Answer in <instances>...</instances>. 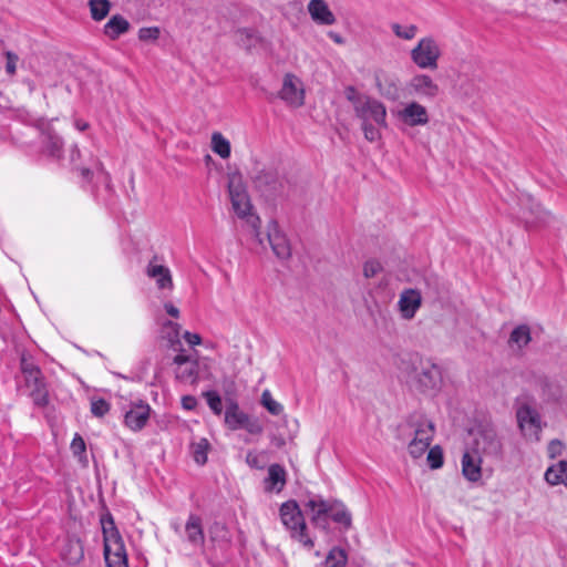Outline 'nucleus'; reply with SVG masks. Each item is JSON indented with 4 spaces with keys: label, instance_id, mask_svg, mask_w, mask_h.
I'll list each match as a JSON object with an SVG mask.
<instances>
[{
    "label": "nucleus",
    "instance_id": "obj_1",
    "mask_svg": "<svg viewBox=\"0 0 567 567\" xmlns=\"http://www.w3.org/2000/svg\"><path fill=\"white\" fill-rule=\"evenodd\" d=\"M355 116L361 121V128L369 142H377L381 138L379 127H386V107L377 99L368 96L358 101L354 110Z\"/></svg>",
    "mask_w": 567,
    "mask_h": 567
},
{
    "label": "nucleus",
    "instance_id": "obj_2",
    "mask_svg": "<svg viewBox=\"0 0 567 567\" xmlns=\"http://www.w3.org/2000/svg\"><path fill=\"white\" fill-rule=\"evenodd\" d=\"M228 192L235 214L250 224L256 239L259 244H262L264 240L259 231L260 219L251 214L252 206L240 176L234 175L229 178Z\"/></svg>",
    "mask_w": 567,
    "mask_h": 567
},
{
    "label": "nucleus",
    "instance_id": "obj_3",
    "mask_svg": "<svg viewBox=\"0 0 567 567\" xmlns=\"http://www.w3.org/2000/svg\"><path fill=\"white\" fill-rule=\"evenodd\" d=\"M104 538V558L107 567H128L123 539L111 516L101 519Z\"/></svg>",
    "mask_w": 567,
    "mask_h": 567
},
{
    "label": "nucleus",
    "instance_id": "obj_4",
    "mask_svg": "<svg viewBox=\"0 0 567 567\" xmlns=\"http://www.w3.org/2000/svg\"><path fill=\"white\" fill-rule=\"evenodd\" d=\"M406 382L423 393H434L443 383L441 368L431 362H420L406 371Z\"/></svg>",
    "mask_w": 567,
    "mask_h": 567
},
{
    "label": "nucleus",
    "instance_id": "obj_5",
    "mask_svg": "<svg viewBox=\"0 0 567 567\" xmlns=\"http://www.w3.org/2000/svg\"><path fill=\"white\" fill-rule=\"evenodd\" d=\"M411 441L408 444V452L413 458H420L429 450L435 433V426L425 416H417L410 422Z\"/></svg>",
    "mask_w": 567,
    "mask_h": 567
},
{
    "label": "nucleus",
    "instance_id": "obj_6",
    "mask_svg": "<svg viewBox=\"0 0 567 567\" xmlns=\"http://www.w3.org/2000/svg\"><path fill=\"white\" fill-rule=\"evenodd\" d=\"M442 48L433 35L421 38L410 52L411 61L421 70H436Z\"/></svg>",
    "mask_w": 567,
    "mask_h": 567
},
{
    "label": "nucleus",
    "instance_id": "obj_7",
    "mask_svg": "<svg viewBox=\"0 0 567 567\" xmlns=\"http://www.w3.org/2000/svg\"><path fill=\"white\" fill-rule=\"evenodd\" d=\"M280 518L291 536L306 547H313L312 539L306 534V522L299 505L295 501H288L280 507Z\"/></svg>",
    "mask_w": 567,
    "mask_h": 567
},
{
    "label": "nucleus",
    "instance_id": "obj_8",
    "mask_svg": "<svg viewBox=\"0 0 567 567\" xmlns=\"http://www.w3.org/2000/svg\"><path fill=\"white\" fill-rule=\"evenodd\" d=\"M21 372L24 377L25 385L31 389V396L34 404L44 406L48 404V391L45 390L42 373L33 360L25 353L20 359Z\"/></svg>",
    "mask_w": 567,
    "mask_h": 567
},
{
    "label": "nucleus",
    "instance_id": "obj_9",
    "mask_svg": "<svg viewBox=\"0 0 567 567\" xmlns=\"http://www.w3.org/2000/svg\"><path fill=\"white\" fill-rule=\"evenodd\" d=\"M518 429L528 442L538 443L542 440V432L545 423L539 412L529 404H522L516 411Z\"/></svg>",
    "mask_w": 567,
    "mask_h": 567
},
{
    "label": "nucleus",
    "instance_id": "obj_10",
    "mask_svg": "<svg viewBox=\"0 0 567 567\" xmlns=\"http://www.w3.org/2000/svg\"><path fill=\"white\" fill-rule=\"evenodd\" d=\"M472 451L483 457L499 458L503 453V444L493 426H480L474 432Z\"/></svg>",
    "mask_w": 567,
    "mask_h": 567
},
{
    "label": "nucleus",
    "instance_id": "obj_11",
    "mask_svg": "<svg viewBox=\"0 0 567 567\" xmlns=\"http://www.w3.org/2000/svg\"><path fill=\"white\" fill-rule=\"evenodd\" d=\"M406 95L424 100L433 101L440 94L439 84L426 73L414 74L405 84Z\"/></svg>",
    "mask_w": 567,
    "mask_h": 567
},
{
    "label": "nucleus",
    "instance_id": "obj_12",
    "mask_svg": "<svg viewBox=\"0 0 567 567\" xmlns=\"http://www.w3.org/2000/svg\"><path fill=\"white\" fill-rule=\"evenodd\" d=\"M279 97L291 107H300L305 104V87L302 81L292 73L285 74Z\"/></svg>",
    "mask_w": 567,
    "mask_h": 567
},
{
    "label": "nucleus",
    "instance_id": "obj_13",
    "mask_svg": "<svg viewBox=\"0 0 567 567\" xmlns=\"http://www.w3.org/2000/svg\"><path fill=\"white\" fill-rule=\"evenodd\" d=\"M175 377L178 381L194 384L198 379V360L195 355L186 353L183 349L173 358Z\"/></svg>",
    "mask_w": 567,
    "mask_h": 567
},
{
    "label": "nucleus",
    "instance_id": "obj_14",
    "mask_svg": "<svg viewBox=\"0 0 567 567\" xmlns=\"http://www.w3.org/2000/svg\"><path fill=\"white\" fill-rule=\"evenodd\" d=\"M398 118L408 126H424L430 121L427 109L419 101H410L396 113Z\"/></svg>",
    "mask_w": 567,
    "mask_h": 567
},
{
    "label": "nucleus",
    "instance_id": "obj_15",
    "mask_svg": "<svg viewBox=\"0 0 567 567\" xmlns=\"http://www.w3.org/2000/svg\"><path fill=\"white\" fill-rule=\"evenodd\" d=\"M267 239L274 254L279 259H288L291 256L290 243L275 220L269 221L267 225Z\"/></svg>",
    "mask_w": 567,
    "mask_h": 567
},
{
    "label": "nucleus",
    "instance_id": "obj_16",
    "mask_svg": "<svg viewBox=\"0 0 567 567\" xmlns=\"http://www.w3.org/2000/svg\"><path fill=\"white\" fill-rule=\"evenodd\" d=\"M375 85L379 93L389 101L395 102L401 96L400 79L393 73L384 71L377 72Z\"/></svg>",
    "mask_w": 567,
    "mask_h": 567
},
{
    "label": "nucleus",
    "instance_id": "obj_17",
    "mask_svg": "<svg viewBox=\"0 0 567 567\" xmlns=\"http://www.w3.org/2000/svg\"><path fill=\"white\" fill-rule=\"evenodd\" d=\"M422 306L421 292L416 289H404L399 297L398 308L400 315L405 320H411L415 317L417 310Z\"/></svg>",
    "mask_w": 567,
    "mask_h": 567
},
{
    "label": "nucleus",
    "instance_id": "obj_18",
    "mask_svg": "<svg viewBox=\"0 0 567 567\" xmlns=\"http://www.w3.org/2000/svg\"><path fill=\"white\" fill-rule=\"evenodd\" d=\"M151 414V406L140 401L132 404L124 415V424L132 431L137 432L145 427Z\"/></svg>",
    "mask_w": 567,
    "mask_h": 567
},
{
    "label": "nucleus",
    "instance_id": "obj_19",
    "mask_svg": "<svg viewBox=\"0 0 567 567\" xmlns=\"http://www.w3.org/2000/svg\"><path fill=\"white\" fill-rule=\"evenodd\" d=\"M256 187L267 194H274L282 188V181L277 171L264 168L254 177Z\"/></svg>",
    "mask_w": 567,
    "mask_h": 567
},
{
    "label": "nucleus",
    "instance_id": "obj_20",
    "mask_svg": "<svg viewBox=\"0 0 567 567\" xmlns=\"http://www.w3.org/2000/svg\"><path fill=\"white\" fill-rule=\"evenodd\" d=\"M482 462L483 456L472 450L463 454L462 474L467 481L476 483L482 478Z\"/></svg>",
    "mask_w": 567,
    "mask_h": 567
},
{
    "label": "nucleus",
    "instance_id": "obj_21",
    "mask_svg": "<svg viewBox=\"0 0 567 567\" xmlns=\"http://www.w3.org/2000/svg\"><path fill=\"white\" fill-rule=\"evenodd\" d=\"M550 218L549 212L545 210L533 198H527V204L523 208V219L527 226L545 225Z\"/></svg>",
    "mask_w": 567,
    "mask_h": 567
},
{
    "label": "nucleus",
    "instance_id": "obj_22",
    "mask_svg": "<svg viewBox=\"0 0 567 567\" xmlns=\"http://www.w3.org/2000/svg\"><path fill=\"white\" fill-rule=\"evenodd\" d=\"M311 19L321 25H332L337 19L324 0H310L307 6Z\"/></svg>",
    "mask_w": 567,
    "mask_h": 567
},
{
    "label": "nucleus",
    "instance_id": "obj_23",
    "mask_svg": "<svg viewBox=\"0 0 567 567\" xmlns=\"http://www.w3.org/2000/svg\"><path fill=\"white\" fill-rule=\"evenodd\" d=\"M130 21L122 14H113L103 27V33L110 40H117L131 30Z\"/></svg>",
    "mask_w": 567,
    "mask_h": 567
},
{
    "label": "nucleus",
    "instance_id": "obj_24",
    "mask_svg": "<svg viewBox=\"0 0 567 567\" xmlns=\"http://www.w3.org/2000/svg\"><path fill=\"white\" fill-rule=\"evenodd\" d=\"M303 506L315 525H320L321 520H324L326 515L332 511V505L319 496L309 498Z\"/></svg>",
    "mask_w": 567,
    "mask_h": 567
},
{
    "label": "nucleus",
    "instance_id": "obj_25",
    "mask_svg": "<svg viewBox=\"0 0 567 567\" xmlns=\"http://www.w3.org/2000/svg\"><path fill=\"white\" fill-rule=\"evenodd\" d=\"M42 136L45 153L53 158H60L63 150L62 138L50 127L49 124L42 128Z\"/></svg>",
    "mask_w": 567,
    "mask_h": 567
},
{
    "label": "nucleus",
    "instance_id": "obj_26",
    "mask_svg": "<svg viewBox=\"0 0 567 567\" xmlns=\"http://www.w3.org/2000/svg\"><path fill=\"white\" fill-rule=\"evenodd\" d=\"M61 557L70 565L79 564L84 557V549L81 540L75 537L68 538L61 548Z\"/></svg>",
    "mask_w": 567,
    "mask_h": 567
},
{
    "label": "nucleus",
    "instance_id": "obj_27",
    "mask_svg": "<svg viewBox=\"0 0 567 567\" xmlns=\"http://www.w3.org/2000/svg\"><path fill=\"white\" fill-rule=\"evenodd\" d=\"M146 275L156 281V285L159 289L173 288V280L169 269L163 265L156 264L155 259L147 265Z\"/></svg>",
    "mask_w": 567,
    "mask_h": 567
},
{
    "label": "nucleus",
    "instance_id": "obj_28",
    "mask_svg": "<svg viewBox=\"0 0 567 567\" xmlns=\"http://www.w3.org/2000/svg\"><path fill=\"white\" fill-rule=\"evenodd\" d=\"M185 534L187 542L192 546L202 547L204 545L205 536L200 517L197 515H189L185 525Z\"/></svg>",
    "mask_w": 567,
    "mask_h": 567
},
{
    "label": "nucleus",
    "instance_id": "obj_29",
    "mask_svg": "<svg viewBox=\"0 0 567 567\" xmlns=\"http://www.w3.org/2000/svg\"><path fill=\"white\" fill-rule=\"evenodd\" d=\"M286 470L279 464L268 467V476L265 480V488L268 492H280L286 485Z\"/></svg>",
    "mask_w": 567,
    "mask_h": 567
},
{
    "label": "nucleus",
    "instance_id": "obj_30",
    "mask_svg": "<svg viewBox=\"0 0 567 567\" xmlns=\"http://www.w3.org/2000/svg\"><path fill=\"white\" fill-rule=\"evenodd\" d=\"M544 478L551 486L559 484L567 486V461H559L557 464L549 466Z\"/></svg>",
    "mask_w": 567,
    "mask_h": 567
},
{
    "label": "nucleus",
    "instance_id": "obj_31",
    "mask_svg": "<svg viewBox=\"0 0 567 567\" xmlns=\"http://www.w3.org/2000/svg\"><path fill=\"white\" fill-rule=\"evenodd\" d=\"M247 416L248 414L240 411L236 403L230 404L225 412V424L233 431L239 430Z\"/></svg>",
    "mask_w": 567,
    "mask_h": 567
},
{
    "label": "nucleus",
    "instance_id": "obj_32",
    "mask_svg": "<svg viewBox=\"0 0 567 567\" xmlns=\"http://www.w3.org/2000/svg\"><path fill=\"white\" fill-rule=\"evenodd\" d=\"M532 340L530 329L527 324H520L516 327L508 339L509 347H515L517 349H523L526 347Z\"/></svg>",
    "mask_w": 567,
    "mask_h": 567
},
{
    "label": "nucleus",
    "instance_id": "obj_33",
    "mask_svg": "<svg viewBox=\"0 0 567 567\" xmlns=\"http://www.w3.org/2000/svg\"><path fill=\"white\" fill-rule=\"evenodd\" d=\"M212 150L224 159L228 158L231 152L229 141L219 132L212 134Z\"/></svg>",
    "mask_w": 567,
    "mask_h": 567
},
{
    "label": "nucleus",
    "instance_id": "obj_34",
    "mask_svg": "<svg viewBox=\"0 0 567 567\" xmlns=\"http://www.w3.org/2000/svg\"><path fill=\"white\" fill-rule=\"evenodd\" d=\"M89 7L92 19L94 21H102L111 10V2L109 0H90Z\"/></svg>",
    "mask_w": 567,
    "mask_h": 567
},
{
    "label": "nucleus",
    "instance_id": "obj_35",
    "mask_svg": "<svg viewBox=\"0 0 567 567\" xmlns=\"http://www.w3.org/2000/svg\"><path fill=\"white\" fill-rule=\"evenodd\" d=\"M210 444L207 439H199L198 441L192 443V454L194 461L198 465H204L207 462V454L209 451Z\"/></svg>",
    "mask_w": 567,
    "mask_h": 567
},
{
    "label": "nucleus",
    "instance_id": "obj_36",
    "mask_svg": "<svg viewBox=\"0 0 567 567\" xmlns=\"http://www.w3.org/2000/svg\"><path fill=\"white\" fill-rule=\"evenodd\" d=\"M331 512V518L338 523L343 525L346 529H349L352 524V516L351 513L348 511V508L343 504H336L332 505Z\"/></svg>",
    "mask_w": 567,
    "mask_h": 567
},
{
    "label": "nucleus",
    "instance_id": "obj_37",
    "mask_svg": "<svg viewBox=\"0 0 567 567\" xmlns=\"http://www.w3.org/2000/svg\"><path fill=\"white\" fill-rule=\"evenodd\" d=\"M391 30L395 34L396 38L410 41L413 40L419 28L415 24H400V23H392Z\"/></svg>",
    "mask_w": 567,
    "mask_h": 567
},
{
    "label": "nucleus",
    "instance_id": "obj_38",
    "mask_svg": "<svg viewBox=\"0 0 567 567\" xmlns=\"http://www.w3.org/2000/svg\"><path fill=\"white\" fill-rule=\"evenodd\" d=\"M348 561V556L344 549L340 547H333L327 558L326 566L327 567H346Z\"/></svg>",
    "mask_w": 567,
    "mask_h": 567
},
{
    "label": "nucleus",
    "instance_id": "obj_39",
    "mask_svg": "<svg viewBox=\"0 0 567 567\" xmlns=\"http://www.w3.org/2000/svg\"><path fill=\"white\" fill-rule=\"evenodd\" d=\"M268 457L266 452L249 451L246 455V463L257 470H262L267 464Z\"/></svg>",
    "mask_w": 567,
    "mask_h": 567
},
{
    "label": "nucleus",
    "instance_id": "obj_40",
    "mask_svg": "<svg viewBox=\"0 0 567 567\" xmlns=\"http://www.w3.org/2000/svg\"><path fill=\"white\" fill-rule=\"evenodd\" d=\"M261 403L272 415H279L284 411V406L271 396L268 390L262 392Z\"/></svg>",
    "mask_w": 567,
    "mask_h": 567
},
{
    "label": "nucleus",
    "instance_id": "obj_41",
    "mask_svg": "<svg viewBox=\"0 0 567 567\" xmlns=\"http://www.w3.org/2000/svg\"><path fill=\"white\" fill-rule=\"evenodd\" d=\"M86 445L83 437L79 434H75L71 442V451L74 456L79 458L83 464L87 463V458L85 455Z\"/></svg>",
    "mask_w": 567,
    "mask_h": 567
},
{
    "label": "nucleus",
    "instance_id": "obj_42",
    "mask_svg": "<svg viewBox=\"0 0 567 567\" xmlns=\"http://www.w3.org/2000/svg\"><path fill=\"white\" fill-rule=\"evenodd\" d=\"M427 452V463L431 468L436 470L442 467L443 465V452L442 449L439 445H435L433 447H429Z\"/></svg>",
    "mask_w": 567,
    "mask_h": 567
},
{
    "label": "nucleus",
    "instance_id": "obj_43",
    "mask_svg": "<svg viewBox=\"0 0 567 567\" xmlns=\"http://www.w3.org/2000/svg\"><path fill=\"white\" fill-rule=\"evenodd\" d=\"M204 396L206 398L207 404L210 408V410L216 415H219L223 411V403L219 394L215 391H207L204 392Z\"/></svg>",
    "mask_w": 567,
    "mask_h": 567
},
{
    "label": "nucleus",
    "instance_id": "obj_44",
    "mask_svg": "<svg viewBox=\"0 0 567 567\" xmlns=\"http://www.w3.org/2000/svg\"><path fill=\"white\" fill-rule=\"evenodd\" d=\"M110 411V404L104 399H95L91 402V412L96 417H102Z\"/></svg>",
    "mask_w": 567,
    "mask_h": 567
},
{
    "label": "nucleus",
    "instance_id": "obj_45",
    "mask_svg": "<svg viewBox=\"0 0 567 567\" xmlns=\"http://www.w3.org/2000/svg\"><path fill=\"white\" fill-rule=\"evenodd\" d=\"M161 30L158 27H144L138 30V39L141 41H156L159 38Z\"/></svg>",
    "mask_w": 567,
    "mask_h": 567
},
{
    "label": "nucleus",
    "instance_id": "obj_46",
    "mask_svg": "<svg viewBox=\"0 0 567 567\" xmlns=\"http://www.w3.org/2000/svg\"><path fill=\"white\" fill-rule=\"evenodd\" d=\"M382 271V265L375 259L367 260L363 265V275L365 278H373Z\"/></svg>",
    "mask_w": 567,
    "mask_h": 567
},
{
    "label": "nucleus",
    "instance_id": "obj_47",
    "mask_svg": "<svg viewBox=\"0 0 567 567\" xmlns=\"http://www.w3.org/2000/svg\"><path fill=\"white\" fill-rule=\"evenodd\" d=\"M241 429H245L250 434L262 433V425L257 419H251L249 415L246 417Z\"/></svg>",
    "mask_w": 567,
    "mask_h": 567
},
{
    "label": "nucleus",
    "instance_id": "obj_48",
    "mask_svg": "<svg viewBox=\"0 0 567 567\" xmlns=\"http://www.w3.org/2000/svg\"><path fill=\"white\" fill-rule=\"evenodd\" d=\"M564 450V445L559 440H551L547 446V454L550 458L560 456Z\"/></svg>",
    "mask_w": 567,
    "mask_h": 567
},
{
    "label": "nucleus",
    "instance_id": "obj_49",
    "mask_svg": "<svg viewBox=\"0 0 567 567\" xmlns=\"http://www.w3.org/2000/svg\"><path fill=\"white\" fill-rule=\"evenodd\" d=\"M7 58V64H6V71L8 74L13 75L17 70V62H18V55L13 52L8 51L6 53Z\"/></svg>",
    "mask_w": 567,
    "mask_h": 567
},
{
    "label": "nucleus",
    "instance_id": "obj_50",
    "mask_svg": "<svg viewBox=\"0 0 567 567\" xmlns=\"http://www.w3.org/2000/svg\"><path fill=\"white\" fill-rule=\"evenodd\" d=\"M346 96L352 103L353 110L357 109L358 101L368 97V95H360L353 86H349L346 89Z\"/></svg>",
    "mask_w": 567,
    "mask_h": 567
},
{
    "label": "nucleus",
    "instance_id": "obj_51",
    "mask_svg": "<svg viewBox=\"0 0 567 567\" xmlns=\"http://www.w3.org/2000/svg\"><path fill=\"white\" fill-rule=\"evenodd\" d=\"M183 338L189 346H199L202 343V337L198 333L185 331Z\"/></svg>",
    "mask_w": 567,
    "mask_h": 567
},
{
    "label": "nucleus",
    "instance_id": "obj_52",
    "mask_svg": "<svg viewBox=\"0 0 567 567\" xmlns=\"http://www.w3.org/2000/svg\"><path fill=\"white\" fill-rule=\"evenodd\" d=\"M182 405L185 410H194L197 405V400L195 396L185 395L182 398Z\"/></svg>",
    "mask_w": 567,
    "mask_h": 567
},
{
    "label": "nucleus",
    "instance_id": "obj_53",
    "mask_svg": "<svg viewBox=\"0 0 567 567\" xmlns=\"http://www.w3.org/2000/svg\"><path fill=\"white\" fill-rule=\"evenodd\" d=\"M164 309L166 310V312L173 317V318H178L179 317V310L177 307H175L173 303L171 302H166L164 305Z\"/></svg>",
    "mask_w": 567,
    "mask_h": 567
},
{
    "label": "nucleus",
    "instance_id": "obj_54",
    "mask_svg": "<svg viewBox=\"0 0 567 567\" xmlns=\"http://www.w3.org/2000/svg\"><path fill=\"white\" fill-rule=\"evenodd\" d=\"M74 125L79 131H85L89 127V123L81 120H76Z\"/></svg>",
    "mask_w": 567,
    "mask_h": 567
},
{
    "label": "nucleus",
    "instance_id": "obj_55",
    "mask_svg": "<svg viewBox=\"0 0 567 567\" xmlns=\"http://www.w3.org/2000/svg\"><path fill=\"white\" fill-rule=\"evenodd\" d=\"M167 326L172 328L175 331V334L178 336V331L181 329V326L176 322L168 321Z\"/></svg>",
    "mask_w": 567,
    "mask_h": 567
},
{
    "label": "nucleus",
    "instance_id": "obj_56",
    "mask_svg": "<svg viewBox=\"0 0 567 567\" xmlns=\"http://www.w3.org/2000/svg\"><path fill=\"white\" fill-rule=\"evenodd\" d=\"M329 37L337 43H342V39L339 34L337 33H333V32H330L329 33Z\"/></svg>",
    "mask_w": 567,
    "mask_h": 567
},
{
    "label": "nucleus",
    "instance_id": "obj_57",
    "mask_svg": "<svg viewBox=\"0 0 567 567\" xmlns=\"http://www.w3.org/2000/svg\"><path fill=\"white\" fill-rule=\"evenodd\" d=\"M79 155H80V150H79V147H78L76 145H74V146H73V148H72V154H71V158H72V161H73L75 157H78Z\"/></svg>",
    "mask_w": 567,
    "mask_h": 567
},
{
    "label": "nucleus",
    "instance_id": "obj_58",
    "mask_svg": "<svg viewBox=\"0 0 567 567\" xmlns=\"http://www.w3.org/2000/svg\"><path fill=\"white\" fill-rule=\"evenodd\" d=\"M82 173L84 176H87V175H90V169H83Z\"/></svg>",
    "mask_w": 567,
    "mask_h": 567
},
{
    "label": "nucleus",
    "instance_id": "obj_59",
    "mask_svg": "<svg viewBox=\"0 0 567 567\" xmlns=\"http://www.w3.org/2000/svg\"><path fill=\"white\" fill-rule=\"evenodd\" d=\"M556 3H567V0H554Z\"/></svg>",
    "mask_w": 567,
    "mask_h": 567
}]
</instances>
